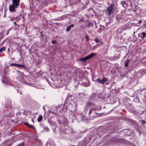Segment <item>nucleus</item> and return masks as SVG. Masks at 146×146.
I'll use <instances>...</instances> for the list:
<instances>
[{
  "label": "nucleus",
  "instance_id": "nucleus-42",
  "mask_svg": "<svg viewBox=\"0 0 146 146\" xmlns=\"http://www.w3.org/2000/svg\"><path fill=\"white\" fill-rule=\"evenodd\" d=\"M132 97H134V96H132Z\"/></svg>",
  "mask_w": 146,
  "mask_h": 146
},
{
  "label": "nucleus",
  "instance_id": "nucleus-38",
  "mask_svg": "<svg viewBox=\"0 0 146 146\" xmlns=\"http://www.w3.org/2000/svg\"><path fill=\"white\" fill-rule=\"evenodd\" d=\"M22 94V93H21V92H20V94Z\"/></svg>",
  "mask_w": 146,
  "mask_h": 146
},
{
  "label": "nucleus",
  "instance_id": "nucleus-39",
  "mask_svg": "<svg viewBox=\"0 0 146 146\" xmlns=\"http://www.w3.org/2000/svg\"><path fill=\"white\" fill-rule=\"evenodd\" d=\"M139 134H140V131H139Z\"/></svg>",
  "mask_w": 146,
  "mask_h": 146
},
{
  "label": "nucleus",
  "instance_id": "nucleus-25",
  "mask_svg": "<svg viewBox=\"0 0 146 146\" xmlns=\"http://www.w3.org/2000/svg\"><path fill=\"white\" fill-rule=\"evenodd\" d=\"M58 122H59V123L60 124H63L65 123L64 122L62 121H58Z\"/></svg>",
  "mask_w": 146,
  "mask_h": 146
},
{
  "label": "nucleus",
  "instance_id": "nucleus-6",
  "mask_svg": "<svg viewBox=\"0 0 146 146\" xmlns=\"http://www.w3.org/2000/svg\"><path fill=\"white\" fill-rule=\"evenodd\" d=\"M107 81L108 79L107 78L103 77L102 80H100L99 78H98L96 80V81L99 83L103 84L105 82H107Z\"/></svg>",
  "mask_w": 146,
  "mask_h": 146
},
{
  "label": "nucleus",
  "instance_id": "nucleus-3",
  "mask_svg": "<svg viewBox=\"0 0 146 146\" xmlns=\"http://www.w3.org/2000/svg\"><path fill=\"white\" fill-rule=\"evenodd\" d=\"M68 100L66 99L65 101L64 106L62 108V110H60L59 111L62 112V113H65L67 110L68 109V107L69 108H70V107H72V105L70 103L68 104Z\"/></svg>",
  "mask_w": 146,
  "mask_h": 146
},
{
  "label": "nucleus",
  "instance_id": "nucleus-17",
  "mask_svg": "<svg viewBox=\"0 0 146 146\" xmlns=\"http://www.w3.org/2000/svg\"><path fill=\"white\" fill-rule=\"evenodd\" d=\"M17 72L19 73V74L20 75V76L22 77H23L24 76V74L23 72H21L20 71H17Z\"/></svg>",
  "mask_w": 146,
  "mask_h": 146
},
{
  "label": "nucleus",
  "instance_id": "nucleus-12",
  "mask_svg": "<svg viewBox=\"0 0 146 146\" xmlns=\"http://www.w3.org/2000/svg\"><path fill=\"white\" fill-rule=\"evenodd\" d=\"M141 38H143L145 37L146 35V34L144 32H143L141 34Z\"/></svg>",
  "mask_w": 146,
  "mask_h": 146
},
{
  "label": "nucleus",
  "instance_id": "nucleus-11",
  "mask_svg": "<svg viewBox=\"0 0 146 146\" xmlns=\"http://www.w3.org/2000/svg\"><path fill=\"white\" fill-rule=\"evenodd\" d=\"M42 119L43 117L42 115H39L37 118V121L38 122H40L41 120H42Z\"/></svg>",
  "mask_w": 146,
  "mask_h": 146
},
{
  "label": "nucleus",
  "instance_id": "nucleus-23",
  "mask_svg": "<svg viewBox=\"0 0 146 146\" xmlns=\"http://www.w3.org/2000/svg\"><path fill=\"white\" fill-rule=\"evenodd\" d=\"M24 145V143H21L17 146H23V145Z\"/></svg>",
  "mask_w": 146,
  "mask_h": 146
},
{
  "label": "nucleus",
  "instance_id": "nucleus-13",
  "mask_svg": "<svg viewBox=\"0 0 146 146\" xmlns=\"http://www.w3.org/2000/svg\"><path fill=\"white\" fill-rule=\"evenodd\" d=\"M95 97V93L92 94L91 96L90 99L91 100H93Z\"/></svg>",
  "mask_w": 146,
  "mask_h": 146
},
{
  "label": "nucleus",
  "instance_id": "nucleus-35",
  "mask_svg": "<svg viewBox=\"0 0 146 146\" xmlns=\"http://www.w3.org/2000/svg\"><path fill=\"white\" fill-rule=\"evenodd\" d=\"M14 24L15 25V24H16V22H14Z\"/></svg>",
  "mask_w": 146,
  "mask_h": 146
},
{
  "label": "nucleus",
  "instance_id": "nucleus-27",
  "mask_svg": "<svg viewBox=\"0 0 146 146\" xmlns=\"http://www.w3.org/2000/svg\"><path fill=\"white\" fill-rule=\"evenodd\" d=\"M97 47V46L96 47V46H95L93 47L92 49V50H94Z\"/></svg>",
  "mask_w": 146,
  "mask_h": 146
},
{
  "label": "nucleus",
  "instance_id": "nucleus-18",
  "mask_svg": "<svg viewBox=\"0 0 146 146\" xmlns=\"http://www.w3.org/2000/svg\"><path fill=\"white\" fill-rule=\"evenodd\" d=\"M140 122L141 123V124L142 125H144L146 123L145 122L144 120L140 121Z\"/></svg>",
  "mask_w": 146,
  "mask_h": 146
},
{
  "label": "nucleus",
  "instance_id": "nucleus-29",
  "mask_svg": "<svg viewBox=\"0 0 146 146\" xmlns=\"http://www.w3.org/2000/svg\"><path fill=\"white\" fill-rule=\"evenodd\" d=\"M24 124L25 125H27L28 126V125H29V124H28V123H26V122H25L24 123Z\"/></svg>",
  "mask_w": 146,
  "mask_h": 146
},
{
  "label": "nucleus",
  "instance_id": "nucleus-4",
  "mask_svg": "<svg viewBox=\"0 0 146 146\" xmlns=\"http://www.w3.org/2000/svg\"><path fill=\"white\" fill-rule=\"evenodd\" d=\"M96 55V54L95 53H90L89 55L84 58H81L80 60L83 62H86V61L88 59H90L92 58L94 56Z\"/></svg>",
  "mask_w": 146,
  "mask_h": 146
},
{
  "label": "nucleus",
  "instance_id": "nucleus-26",
  "mask_svg": "<svg viewBox=\"0 0 146 146\" xmlns=\"http://www.w3.org/2000/svg\"><path fill=\"white\" fill-rule=\"evenodd\" d=\"M52 43L53 44H54L56 43V40H52Z\"/></svg>",
  "mask_w": 146,
  "mask_h": 146
},
{
  "label": "nucleus",
  "instance_id": "nucleus-14",
  "mask_svg": "<svg viewBox=\"0 0 146 146\" xmlns=\"http://www.w3.org/2000/svg\"><path fill=\"white\" fill-rule=\"evenodd\" d=\"M129 60H127L125 62V67H127L128 66Z\"/></svg>",
  "mask_w": 146,
  "mask_h": 146
},
{
  "label": "nucleus",
  "instance_id": "nucleus-36",
  "mask_svg": "<svg viewBox=\"0 0 146 146\" xmlns=\"http://www.w3.org/2000/svg\"><path fill=\"white\" fill-rule=\"evenodd\" d=\"M77 85H75V87H76V88H77Z\"/></svg>",
  "mask_w": 146,
  "mask_h": 146
},
{
  "label": "nucleus",
  "instance_id": "nucleus-41",
  "mask_svg": "<svg viewBox=\"0 0 146 146\" xmlns=\"http://www.w3.org/2000/svg\"><path fill=\"white\" fill-rule=\"evenodd\" d=\"M82 26H81V28H82Z\"/></svg>",
  "mask_w": 146,
  "mask_h": 146
},
{
  "label": "nucleus",
  "instance_id": "nucleus-16",
  "mask_svg": "<svg viewBox=\"0 0 146 146\" xmlns=\"http://www.w3.org/2000/svg\"><path fill=\"white\" fill-rule=\"evenodd\" d=\"M5 49V48L4 46H3L0 49V52H1L2 51H4Z\"/></svg>",
  "mask_w": 146,
  "mask_h": 146
},
{
  "label": "nucleus",
  "instance_id": "nucleus-2",
  "mask_svg": "<svg viewBox=\"0 0 146 146\" xmlns=\"http://www.w3.org/2000/svg\"><path fill=\"white\" fill-rule=\"evenodd\" d=\"M12 4L9 6V10L11 12H15V8L19 7L20 0H12Z\"/></svg>",
  "mask_w": 146,
  "mask_h": 146
},
{
  "label": "nucleus",
  "instance_id": "nucleus-7",
  "mask_svg": "<svg viewBox=\"0 0 146 146\" xmlns=\"http://www.w3.org/2000/svg\"><path fill=\"white\" fill-rule=\"evenodd\" d=\"M11 66H15L17 67H25V65L24 64H20L16 63H11L10 64Z\"/></svg>",
  "mask_w": 146,
  "mask_h": 146
},
{
  "label": "nucleus",
  "instance_id": "nucleus-19",
  "mask_svg": "<svg viewBox=\"0 0 146 146\" xmlns=\"http://www.w3.org/2000/svg\"><path fill=\"white\" fill-rule=\"evenodd\" d=\"M85 39L87 41H88L89 40V37L88 36L87 34L85 35Z\"/></svg>",
  "mask_w": 146,
  "mask_h": 146
},
{
  "label": "nucleus",
  "instance_id": "nucleus-10",
  "mask_svg": "<svg viewBox=\"0 0 146 146\" xmlns=\"http://www.w3.org/2000/svg\"><path fill=\"white\" fill-rule=\"evenodd\" d=\"M74 26V25L72 24V25H70V26L68 27H67L66 29V31L67 32H68L69 31H70V29L71 28L73 27Z\"/></svg>",
  "mask_w": 146,
  "mask_h": 146
},
{
  "label": "nucleus",
  "instance_id": "nucleus-31",
  "mask_svg": "<svg viewBox=\"0 0 146 146\" xmlns=\"http://www.w3.org/2000/svg\"><path fill=\"white\" fill-rule=\"evenodd\" d=\"M128 1H129V2L131 4V0H128Z\"/></svg>",
  "mask_w": 146,
  "mask_h": 146
},
{
  "label": "nucleus",
  "instance_id": "nucleus-43",
  "mask_svg": "<svg viewBox=\"0 0 146 146\" xmlns=\"http://www.w3.org/2000/svg\"><path fill=\"white\" fill-rule=\"evenodd\" d=\"M139 22H141V21H139Z\"/></svg>",
  "mask_w": 146,
  "mask_h": 146
},
{
  "label": "nucleus",
  "instance_id": "nucleus-34",
  "mask_svg": "<svg viewBox=\"0 0 146 146\" xmlns=\"http://www.w3.org/2000/svg\"><path fill=\"white\" fill-rule=\"evenodd\" d=\"M90 10H92L93 11V9H90Z\"/></svg>",
  "mask_w": 146,
  "mask_h": 146
},
{
  "label": "nucleus",
  "instance_id": "nucleus-40",
  "mask_svg": "<svg viewBox=\"0 0 146 146\" xmlns=\"http://www.w3.org/2000/svg\"><path fill=\"white\" fill-rule=\"evenodd\" d=\"M8 50H9V48H8Z\"/></svg>",
  "mask_w": 146,
  "mask_h": 146
},
{
  "label": "nucleus",
  "instance_id": "nucleus-22",
  "mask_svg": "<svg viewBox=\"0 0 146 146\" xmlns=\"http://www.w3.org/2000/svg\"><path fill=\"white\" fill-rule=\"evenodd\" d=\"M82 84L85 87H87L88 86H90L88 84L86 83H83Z\"/></svg>",
  "mask_w": 146,
  "mask_h": 146
},
{
  "label": "nucleus",
  "instance_id": "nucleus-1",
  "mask_svg": "<svg viewBox=\"0 0 146 146\" xmlns=\"http://www.w3.org/2000/svg\"><path fill=\"white\" fill-rule=\"evenodd\" d=\"M88 108H90L88 113V115L89 116L92 113L93 110H96L98 109V108L94 104L90 102H88L86 103L84 109V112Z\"/></svg>",
  "mask_w": 146,
  "mask_h": 146
},
{
  "label": "nucleus",
  "instance_id": "nucleus-8",
  "mask_svg": "<svg viewBox=\"0 0 146 146\" xmlns=\"http://www.w3.org/2000/svg\"><path fill=\"white\" fill-rule=\"evenodd\" d=\"M121 4L122 5V6L124 8H126L127 5L125 1H122L121 2Z\"/></svg>",
  "mask_w": 146,
  "mask_h": 146
},
{
  "label": "nucleus",
  "instance_id": "nucleus-33",
  "mask_svg": "<svg viewBox=\"0 0 146 146\" xmlns=\"http://www.w3.org/2000/svg\"><path fill=\"white\" fill-rule=\"evenodd\" d=\"M43 109L44 110H45V109L44 108V107H43Z\"/></svg>",
  "mask_w": 146,
  "mask_h": 146
},
{
  "label": "nucleus",
  "instance_id": "nucleus-5",
  "mask_svg": "<svg viewBox=\"0 0 146 146\" xmlns=\"http://www.w3.org/2000/svg\"><path fill=\"white\" fill-rule=\"evenodd\" d=\"M114 7V5L113 4H111L110 6L108 7L106 11L108 15H110L113 13Z\"/></svg>",
  "mask_w": 146,
  "mask_h": 146
},
{
  "label": "nucleus",
  "instance_id": "nucleus-37",
  "mask_svg": "<svg viewBox=\"0 0 146 146\" xmlns=\"http://www.w3.org/2000/svg\"><path fill=\"white\" fill-rule=\"evenodd\" d=\"M48 122H49V123H50V124H51V123H50V122H49V121H48Z\"/></svg>",
  "mask_w": 146,
  "mask_h": 146
},
{
  "label": "nucleus",
  "instance_id": "nucleus-32",
  "mask_svg": "<svg viewBox=\"0 0 146 146\" xmlns=\"http://www.w3.org/2000/svg\"><path fill=\"white\" fill-rule=\"evenodd\" d=\"M75 82H76L78 84V81H76H76H75Z\"/></svg>",
  "mask_w": 146,
  "mask_h": 146
},
{
  "label": "nucleus",
  "instance_id": "nucleus-9",
  "mask_svg": "<svg viewBox=\"0 0 146 146\" xmlns=\"http://www.w3.org/2000/svg\"><path fill=\"white\" fill-rule=\"evenodd\" d=\"M85 96V94L84 93H79L78 95L79 98H84Z\"/></svg>",
  "mask_w": 146,
  "mask_h": 146
},
{
  "label": "nucleus",
  "instance_id": "nucleus-21",
  "mask_svg": "<svg viewBox=\"0 0 146 146\" xmlns=\"http://www.w3.org/2000/svg\"><path fill=\"white\" fill-rule=\"evenodd\" d=\"M28 126L31 129H33L35 130V129L34 127L33 126L31 125H28Z\"/></svg>",
  "mask_w": 146,
  "mask_h": 146
},
{
  "label": "nucleus",
  "instance_id": "nucleus-20",
  "mask_svg": "<svg viewBox=\"0 0 146 146\" xmlns=\"http://www.w3.org/2000/svg\"><path fill=\"white\" fill-rule=\"evenodd\" d=\"M116 54H115L114 57L115 58H116L117 59H118L119 58V56H120V54H118L117 55V56H116Z\"/></svg>",
  "mask_w": 146,
  "mask_h": 146
},
{
  "label": "nucleus",
  "instance_id": "nucleus-30",
  "mask_svg": "<svg viewBox=\"0 0 146 146\" xmlns=\"http://www.w3.org/2000/svg\"><path fill=\"white\" fill-rule=\"evenodd\" d=\"M74 107H75V109L76 110L77 109V105L76 104H75L74 105Z\"/></svg>",
  "mask_w": 146,
  "mask_h": 146
},
{
  "label": "nucleus",
  "instance_id": "nucleus-15",
  "mask_svg": "<svg viewBox=\"0 0 146 146\" xmlns=\"http://www.w3.org/2000/svg\"><path fill=\"white\" fill-rule=\"evenodd\" d=\"M93 25V24L92 22H90L87 25V26L88 27H89L90 26H92Z\"/></svg>",
  "mask_w": 146,
  "mask_h": 146
},
{
  "label": "nucleus",
  "instance_id": "nucleus-28",
  "mask_svg": "<svg viewBox=\"0 0 146 146\" xmlns=\"http://www.w3.org/2000/svg\"><path fill=\"white\" fill-rule=\"evenodd\" d=\"M44 129H45L47 131H49V129H48V127H46Z\"/></svg>",
  "mask_w": 146,
  "mask_h": 146
},
{
  "label": "nucleus",
  "instance_id": "nucleus-24",
  "mask_svg": "<svg viewBox=\"0 0 146 146\" xmlns=\"http://www.w3.org/2000/svg\"><path fill=\"white\" fill-rule=\"evenodd\" d=\"M95 41L96 42H100V41L98 39V38H95Z\"/></svg>",
  "mask_w": 146,
  "mask_h": 146
}]
</instances>
